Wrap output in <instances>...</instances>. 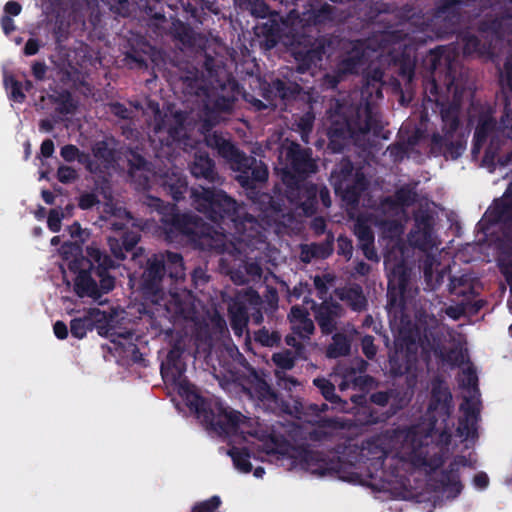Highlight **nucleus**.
I'll use <instances>...</instances> for the list:
<instances>
[{
	"mask_svg": "<svg viewBox=\"0 0 512 512\" xmlns=\"http://www.w3.org/2000/svg\"><path fill=\"white\" fill-rule=\"evenodd\" d=\"M229 314L235 334L241 336L245 332L248 323L246 308L240 302H234L229 307Z\"/></svg>",
	"mask_w": 512,
	"mask_h": 512,
	"instance_id": "obj_11",
	"label": "nucleus"
},
{
	"mask_svg": "<svg viewBox=\"0 0 512 512\" xmlns=\"http://www.w3.org/2000/svg\"><path fill=\"white\" fill-rule=\"evenodd\" d=\"M132 157H133V160L132 159H129V162L132 164L133 167H135L137 170H140L144 165H145V162L144 160L138 156V155H134L132 154Z\"/></svg>",
	"mask_w": 512,
	"mask_h": 512,
	"instance_id": "obj_45",
	"label": "nucleus"
},
{
	"mask_svg": "<svg viewBox=\"0 0 512 512\" xmlns=\"http://www.w3.org/2000/svg\"><path fill=\"white\" fill-rule=\"evenodd\" d=\"M464 372H465V373H467L468 384H469V385H474V384H475V381H476V377H475V374H474V372L472 371L471 367H470V366H467V367L464 369Z\"/></svg>",
	"mask_w": 512,
	"mask_h": 512,
	"instance_id": "obj_47",
	"label": "nucleus"
},
{
	"mask_svg": "<svg viewBox=\"0 0 512 512\" xmlns=\"http://www.w3.org/2000/svg\"><path fill=\"white\" fill-rule=\"evenodd\" d=\"M207 145L216 147L219 153L230 161L232 169L241 172L237 178L242 186H250V180L262 182L267 179L268 171L263 163L246 157L223 138L213 135L207 138Z\"/></svg>",
	"mask_w": 512,
	"mask_h": 512,
	"instance_id": "obj_2",
	"label": "nucleus"
},
{
	"mask_svg": "<svg viewBox=\"0 0 512 512\" xmlns=\"http://www.w3.org/2000/svg\"><path fill=\"white\" fill-rule=\"evenodd\" d=\"M363 251H364V254L365 256L368 258V259H373L375 258V252L372 248V244L368 246V249L365 248V247H362Z\"/></svg>",
	"mask_w": 512,
	"mask_h": 512,
	"instance_id": "obj_52",
	"label": "nucleus"
},
{
	"mask_svg": "<svg viewBox=\"0 0 512 512\" xmlns=\"http://www.w3.org/2000/svg\"><path fill=\"white\" fill-rule=\"evenodd\" d=\"M33 73L36 78L42 79L45 75V66L43 64L36 63L33 66Z\"/></svg>",
	"mask_w": 512,
	"mask_h": 512,
	"instance_id": "obj_44",
	"label": "nucleus"
},
{
	"mask_svg": "<svg viewBox=\"0 0 512 512\" xmlns=\"http://www.w3.org/2000/svg\"><path fill=\"white\" fill-rule=\"evenodd\" d=\"M60 154L65 161L72 162L74 160H78L80 163L85 164L87 169L93 172V163L89 160V156L81 153L76 146L65 145L61 148Z\"/></svg>",
	"mask_w": 512,
	"mask_h": 512,
	"instance_id": "obj_15",
	"label": "nucleus"
},
{
	"mask_svg": "<svg viewBox=\"0 0 512 512\" xmlns=\"http://www.w3.org/2000/svg\"><path fill=\"white\" fill-rule=\"evenodd\" d=\"M71 333L74 337L82 339L87 332L93 329V323L89 321L88 316L73 319L70 323Z\"/></svg>",
	"mask_w": 512,
	"mask_h": 512,
	"instance_id": "obj_18",
	"label": "nucleus"
},
{
	"mask_svg": "<svg viewBox=\"0 0 512 512\" xmlns=\"http://www.w3.org/2000/svg\"><path fill=\"white\" fill-rule=\"evenodd\" d=\"M39 45L36 40L29 39L25 45L24 52L26 55H34L38 52Z\"/></svg>",
	"mask_w": 512,
	"mask_h": 512,
	"instance_id": "obj_40",
	"label": "nucleus"
},
{
	"mask_svg": "<svg viewBox=\"0 0 512 512\" xmlns=\"http://www.w3.org/2000/svg\"><path fill=\"white\" fill-rule=\"evenodd\" d=\"M54 152V144L51 140H45L42 144H41V154L44 156V157H50L52 156Z\"/></svg>",
	"mask_w": 512,
	"mask_h": 512,
	"instance_id": "obj_39",
	"label": "nucleus"
},
{
	"mask_svg": "<svg viewBox=\"0 0 512 512\" xmlns=\"http://www.w3.org/2000/svg\"><path fill=\"white\" fill-rule=\"evenodd\" d=\"M332 277L329 275H325L323 277L316 276L314 278V284L320 293L326 292V283L331 282Z\"/></svg>",
	"mask_w": 512,
	"mask_h": 512,
	"instance_id": "obj_35",
	"label": "nucleus"
},
{
	"mask_svg": "<svg viewBox=\"0 0 512 512\" xmlns=\"http://www.w3.org/2000/svg\"><path fill=\"white\" fill-rule=\"evenodd\" d=\"M263 449H264L266 452H268V453H269V452H271V451L273 450L271 447H268V446H267V447H264Z\"/></svg>",
	"mask_w": 512,
	"mask_h": 512,
	"instance_id": "obj_64",
	"label": "nucleus"
},
{
	"mask_svg": "<svg viewBox=\"0 0 512 512\" xmlns=\"http://www.w3.org/2000/svg\"><path fill=\"white\" fill-rule=\"evenodd\" d=\"M264 474V469L263 468H256L254 470V476L257 477V478H261Z\"/></svg>",
	"mask_w": 512,
	"mask_h": 512,
	"instance_id": "obj_56",
	"label": "nucleus"
},
{
	"mask_svg": "<svg viewBox=\"0 0 512 512\" xmlns=\"http://www.w3.org/2000/svg\"><path fill=\"white\" fill-rule=\"evenodd\" d=\"M187 400L190 402L192 406L196 408L197 411H199L201 406V400L197 397V395L194 393V391H189L187 389Z\"/></svg>",
	"mask_w": 512,
	"mask_h": 512,
	"instance_id": "obj_42",
	"label": "nucleus"
},
{
	"mask_svg": "<svg viewBox=\"0 0 512 512\" xmlns=\"http://www.w3.org/2000/svg\"><path fill=\"white\" fill-rule=\"evenodd\" d=\"M279 338L280 337L277 334L270 335L269 332L266 330H261L256 335V339L266 346L274 345L279 340Z\"/></svg>",
	"mask_w": 512,
	"mask_h": 512,
	"instance_id": "obj_31",
	"label": "nucleus"
},
{
	"mask_svg": "<svg viewBox=\"0 0 512 512\" xmlns=\"http://www.w3.org/2000/svg\"><path fill=\"white\" fill-rule=\"evenodd\" d=\"M87 258L82 257L79 245L66 243L61 247V255L69 270L77 273L74 279L75 292L80 297L98 298L114 287V278L108 270L114 266L113 261L92 243L86 248Z\"/></svg>",
	"mask_w": 512,
	"mask_h": 512,
	"instance_id": "obj_1",
	"label": "nucleus"
},
{
	"mask_svg": "<svg viewBox=\"0 0 512 512\" xmlns=\"http://www.w3.org/2000/svg\"><path fill=\"white\" fill-rule=\"evenodd\" d=\"M385 264L387 269L391 270V274L389 275V284L393 287L398 285L401 288L404 280L401 277L397 278L398 270H400L401 267H396V265L392 263L390 256L386 257Z\"/></svg>",
	"mask_w": 512,
	"mask_h": 512,
	"instance_id": "obj_26",
	"label": "nucleus"
},
{
	"mask_svg": "<svg viewBox=\"0 0 512 512\" xmlns=\"http://www.w3.org/2000/svg\"><path fill=\"white\" fill-rule=\"evenodd\" d=\"M90 322L93 323V328L96 327L101 331L109 332L113 329V318L105 311H101L98 308L89 309L87 314Z\"/></svg>",
	"mask_w": 512,
	"mask_h": 512,
	"instance_id": "obj_14",
	"label": "nucleus"
},
{
	"mask_svg": "<svg viewBox=\"0 0 512 512\" xmlns=\"http://www.w3.org/2000/svg\"><path fill=\"white\" fill-rule=\"evenodd\" d=\"M291 329L301 338H308L314 331V324L306 311L293 307L289 315Z\"/></svg>",
	"mask_w": 512,
	"mask_h": 512,
	"instance_id": "obj_8",
	"label": "nucleus"
},
{
	"mask_svg": "<svg viewBox=\"0 0 512 512\" xmlns=\"http://www.w3.org/2000/svg\"><path fill=\"white\" fill-rule=\"evenodd\" d=\"M341 307L330 301H324L316 309V319L323 333H331L336 326V319L341 316Z\"/></svg>",
	"mask_w": 512,
	"mask_h": 512,
	"instance_id": "obj_7",
	"label": "nucleus"
},
{
	"mask_svg": "<svg viewBox=\"0 0 512 512\" xmlns=\"http://www.w3.org/2000/svg\"><path fill=\"white\" fill-rule=\"evenodd\" d=\"M449 9H450V7H449V6L441 7V8H440L439 13H440V14H442V15H444V14H446V12H447Z\"/></svg>",
	"mask_w": 512,
	"mask_h": 512,
	"instance_id": "obj_60",
	"label": "nucleus"
},
{
	"mask_svg": "<svg viewBox=\"0 0 512 512\" xmlns=\"http://www.w3.org/2000/svg\"><path fill=\"white\" fill-rule=\"evenodd\" d=\"M42 197L47 204H52L54 201V195L49 191H42Z\"/></svg>",
	"mask_w": 512,
	"mask_h": 512,
	"instance_id": "obj_50",
	"label": "nucleus"
},
{
	"mask_svg": "<svg viewBox=\"0 0 512 512\" xmlns=\"http://www.w3.org/2000/svg\"><path fill=\"white\" fill-rule=\"evenodd\" d=\"M447 314L450 315L453 318H457V314L455 313L453 308H448L447 309Z\"/></svg>",
	"mask_w": 512,
	"mask_h": 512,
	"instance_id": "obj_58",
	"label": "nucleus"
},
{
	"mask_svg": "<svg viewBox=\"0 0 512 512\" xmlns=\"http://www.w3.org/2000/svg\"><path fill=\"white\" fill-rule=\"evenodd\" d=\"M404 359L403 351H396L393 356L390 357L391 372L395 375L403 374L406 371H410L412 368L411 360L409 359L405 366L400 364V361Z\"/></svg>",
	"mask_w": 512,
	"mask_h": 512,
	"instance_id": "obj_22",
	"label": "nucleus"
},
{
	"mask_svg": "<svg viewBox=\"0 0 512 512\" xmlns=\"http://www.w3.org/2000/svg\"><path fill=\"white\" fill-rule=\"evenodd\" d=\"M138 240V234L134 232H129L123 236V241L121 245L119 243L120 239H118L117 237H109L108 242L112 254L117 259H124L125 252L131 250L137 244Z\"/></svg>",
	"mask_w": 512,
	"mask_h": 512,
	"instance_id": "obj_10",
	"label": "nucleus"
},
{
	"mask_svg": "<svg viewBox=\"0 0 512 512\" xmlns=\"http://www.w3.org/2000/svg\"><path fill=\"white\" fill-rule=\"evenodd\" d=\"M477 45H478V41H477V39H475V38H470V39L468 40L467 44H466L465 51H466V52H468V53H470V52H472L473 50H475V49H476Z\"/></svg>",
	"mask_w": 512,
	"mask_h": 512,
	"instance_id": "obj_48",
	"label": "nucleus"
},
{
	"mask_svg": "<svg viewBox=\"0 0 512 512\" xmlns=\"http://www.w3.org/2000/svg\"><path fill=\"white\" fill-rule=\"evenodd\" d=\"M169 134L172 136L173 139H176L178 137V131L177 129L175 130H168Z\"/></svg>",
	"mask_w": 512,
	"mask_h": 512,
	"instance_id": "obj_59",
	"label": "nucleus"
},
{
	"mask_svg": "<svg viewBox=\"0 0 512 512\" xmlns=\"http://www.w3.org/2000/svg\"><path fill=\"white\" fill-rule=\"evenodd\" d=\"M336 296L354 310H361L366 303L365 297L359 287L338 289Z\"/></svg>",
	"mask_w": 512,
	"mask_h": 512,
	"instance_id": "obj_12",
	"label": "nucleus"
},
{
	"mask_svg": "<svg viewBox=\"0 0 512 512\" xmlns=\"http://www.w3.org/2000/svg\"><path fill=\"white\" fill-rule=\"evenodd\" d=\"M1 26L5 34H9L11 31L15 29L13 20L7 15H4L2 17Z\"/></svg>",
	"mask_w": 512,
	"mask_h": 512,
	"instance_id": "obj_38",
	"label": "nucleus"
},
{
	"mask_svg": "<svg viewBox=\"0 0 512 512\" xmlns=\"http://www.w3.org/2000/svg\"><path fill=\"white\" fill-rule=\"evenodd\" d=\"M59 237L58 236H55L51 239V244L52 245H57L59 243Z\"/></svg>",
	"mask_w": 512,
	"mask_h": 512,
	"instance_id": "obj_61",
	"label": "nucleus"
},
{
	"mask_svg": "<svg viewBox=\"0 0 512 512\" xmlns=\"http://www.w3.org/2000/svg\"><path fill=\"white\" fill-rule=\"evenodd\" d=\"M372 400L375 402V403H378V404H381V405H384L385 403L388 402V397L386 394L384 393H377V394H374L372 396Z\"/></svg>",
	"mask_w": 512,
	"mask_h": 512,
	"instance_id": "obj_46",
	"label": "nucleus"
},
{
	"mask_svg": "<svg viewBox=\"0 0 512 512\" xmlns=\"http://www.w3.org/2000/svg\"><path fill=\"white\" fill-rule=\"evenodd\" d=\"M175 177V180L172 178L165 181V184L171 187L172 190H174V198H178V195L182 194L183 191L186 189V181L181 176L177 174H173Z\"/></svg>",
	"mask_w": 512,
	"mask_h": 512,
	"instance_id": "obj_28",
	"label": "nucleus"
},
{
	"mask_svg": "<svg viewBox=\"0 0 512 512\" xmlns=\"http://www.w3.org/2000/svg\"><path fill=\"white\" fill-rule=\"evenodd\" d=\"M220 505V499L216 496L197 504L192 512H214Z\"/></svg>",
	"mask_w": 512,
	"mask_h": 512,
	"instance_id": "obj_27",
	"label": "nucleus"
},
{
	"mask_svg": "<svg viewBox=\"0 0 512 512\" xmlns=\"http://www.w3.org/2000/svg\"><path fill=\"white\" fill-rule=\"evenodd\" d=\"M354 231L360 241L361 247L368 249V246L373 243V234L370 227L361 219H358L355 223Z\"/></svg>",
	"mask_w": 512,
	"mask_h": 512,
	"instance_id": "obj_20",
	"label": "nucleus"
},
{
	"mask_svg": "<svg viewBox=\"0 0 512 512\" xmlns=\"http://www.w3.org/2000/svg\"><path fill=\"white\" fill-rule=\"evenodd\" d=\"M488 481L489 480L487 475L483 473L476 475L474 478L475 485L480 489L486 488L488 485Z\"/></svg>",
	"mask_w": 512,
	"mask_h": 512,
	"instance_id": "obj_43",
	"label": "nucleus"
},
{
	"mask_svg": "<svg viewBox=\"0 0 512 512\" xmlns=\"http://www.w3.org/2000/svg\"><path fill=\"white\" fill-rule=\"evenodd\" d=\"M286 343H287V345L296 347L297 349H299V347H300L294 336H287Z\"/></svg>",
	"mask_w": 512,
	"mask_h": 512,
	"instance_id": "obj_54",
	"label": "nucleus"
},
{
	"mask_svg": "<svg viewBox=\"0 0 512 512\" xmlns=\"http://www.w3.org/2000/svg\"><path fill=\"white\" fill-rule=\"evenodd\" d=\"M62 214L58 210H51L48 216V227L53 232H58L61 228Z\"/></svg>",
	"mask_w": 512,
	"mask_h": 512,
	"instance_id": "obj_30",
	"label": "nucleus"
},
{
	"mask_svg": "<svg viewBox=\"0 0 512 512\" xmlns=\"http://www.w3.org/2000/svg\"><path fill=\"white\" fill-rule=\"evenodd\" d=\"M339 244H340V246H341L343 251H345V249L347 248V253L350 254V248L351 247H350V244L347 241H345L343 239H339Z\"/></svg>",
	"mask_w": 512,
	"mask_h": 512,
	"instance_id": "obj_55",
	"label": "nucleus"
},
{
	"mask_svg": "<svg viewBox=\"0 0 512 512\" xmlns=\"http://www.w3.org/2000/svg\"><path fill=\"white\" fill-rule=\"evenodd\" d=\"M320 196L322 198L323 204L328 207L330 206V198L327 190H321Z\"/></svg>",
	"mask_w": 512,
	"mask_h": 512,
	"instance_id": "obj_51",
	"label": "nucleus"
},
{
	"mask_svg": "<svg viewBox=\"0 0 512 512\" xmlns=\"http://www.w3.org/2000/svg\"><path fill=\"white\" fill-rule=\"evenodd\" d=\"M192 196L195 208L215 221L218 217L222 219L227 217L235 221V215H239V207L235 201L222 192L201 188L194 189Z\"/></svg>",
	"mask_w": 512,
	"mask_h": 512,
	"instance_id": "obj_3",
	"label": "nucleus"
},
{
	"mask_svg": "<svg viewBox=\"0 0 512 512\" xmlns=\"http://www.w3.org/2000/svg\"><path fill=\"white\" fill-rule=\"evenodd\" d=\"M93 154L94 157L99 161L100 163L97 166H93L94 170H98L101 166L104 168L108 167V165L111 162L112 159V152L107 147V144L104 142L97 143L93 148Z\"/></svg>",
	"mask_w": 512,
	"mask_h": 512,
	"instance_id": "obj_17",
	"label": "nucleus"
},
{
	"mask_svg": "<svg viewBox=\"0 0 512 512\" xmlns=\"http://www.w3.org/2000/svg\"><path fill=\"white\" fill-rule=\"evenodd\" d=\"M113 112L116 114V115H119L121 117H126V114H125V110L122 108V106L120 105H114L113 106Z\"/></svg>",
	"mask_w": 512,
	"mask_h": 512,
	"instance_id": "obj_53",
	"label": "nucleus"
},
{
	"mask_svg": "<svg viewBox=\"0 0 512 512\" xmlns=\"http://www.w3.org/2000/svg\"><path fill=\"white\" fill-rule=\"evenodd\" d=\"M349 350V340L341 334H336L333 337V343L329 346L327 350V355L332 358H337L339 356H344L348 354Z\"/></svg>",
	"mask_w": 512,
	"mask_h": 512,
	"instance_id": "obj_16",
	"label": "nucleus"
},
{
	"mask_svg": "<svg viewBox=\"0 0 512 512\" xmlns=\"http://www.w3.org/2000/svg\"><path fill=\"white\" fill-rule=\"evenodd\" d=\"M111 213L109 217V221L113 229L122 230L125 226L130 222V217L128 213L122 208H113L110 207Z\"/></svg>",
	"mask_w": 512,
	"mask_h": 512,
	"instance_id": "obj_19",
	"label": "nucleus"
},
{
	"mask_svg": "<svg viewBox=\"0 0 512 512\" xmlns=\"http://www.w3.org/2000/svg\"><path fill=\"white\" fill-rule=\"evenodd\" d=\"M191 172L196 177L212 179L213 164L211 159L204 153L195 154V159L191 166Z\"/></svg>",
	"mask_w": 512,
	"mask_h": 512,
	"instance_id": "obj_13",
	"label": "nucleus"
},
{
	"mask_svg": "<svg viewBox=\"0 0 512 512\" xmlns=\"http://www.w3.org/2000/svg\"><path fill=\"white\" fill-rule=\"evenodd\" d=\"M79 204H80L81 208L88 209V208L92 207L95 204V197L93 195H90V194L83 195L80 198V203Z\"/></svg>",
	"mask_w": 512,
	"mask_h": 512,
	"instance_id": "obj_41",
	"label": "nucleus"
},
{
	"mask_svg": "<svg viewBox=\"0 0 512 512\" xmlns=\"http://www.w3.org/2000/svg\"><path fill=\"white\" fill-rule=\"evenodd\" d=\"M352 166L349 161L341 163V171L332 174L335 190L349 202L357 200L358 193L364 188V178L358 173H352Z\"/></svg>",
	"mask_w": 512,
	"mask_h": 512,
	"instance_id": "obj_4",
	"label": "nucleus"
},
{
	"mask_svg": "<svg viewBox=\"0 0 512 512\" xmlns=\"http://www.w3.org/2000/svg\"><path fill=\"white\" fill-rule=\"evenodd\" d=\"M4 84L10 90V96L15 102H23L25 95L21 90V84L12 76H5Z\"/></svg>",
	"mask_w": 512,
	"mask_h": 512,
	"instance_id": "obj_23",
	"label": "nucleus"
},
{
	"mask_svg": "<svg viewBox=\"0 0 512 512\" xmlns=\"http://www.w3.org/2000/svg\"><path fill=\"white\" fill-rule=\"evenodd\" d=\"M356 67V62L353 59H349L345 66L342 68L343 72H353Z\"/></svg>",
	"mask_w": 512,
	"mask_h": 512,
	"instance_id": "obj_49",
	"label": "nucleus"
},
{
	"mask_svg": "<svg viewBox=\"0 0 512 512\" xmlns=\"http://www.w3.org/2000/svg\"><path fill=\"white\" fill-rule=\"evenodd\" d=\"M288 155L291 157V168L295 172L299 174H306L315 171V162L306 152L298 151L297 145H293L289 148Z\"/></svg>",
	"mask_w": 512,
	"mask_h": 512,
	"instance_id": "obj_9",
	"label": "nucleus"
},
{
	"mask_svg": "<svg viewBox=\"0 0 512 512\" xmlns=\"http://www.w3.org/2000/svg\"><path fill=\"white\" fill-rule=\"evenodd\" d=\"M170 271L172 277L181 278L184 275V266L182 258L176 253H167L165 256L157 257L149 260V276L154 278H161L163 275L164 267Z\"/></svg>",
	"mask_w": 512,
	"mask_h": 512,
	"instance_id": "obj_6",
	"label": "nucleus"
},
{
	"mask_svg": "<svg viewBox=\"0 0 512 512\" xmlns=\"http://www.w3.org/2000/svg\"><path fill=\"white\" fill-rule=\"evenodd\" d=\"M274 363L282 369H291L294 366V357L290 351L276 353L272 357Z\"/></svg>",
	"mask_w": 512,
	"mask_h": 512,
	"instance_id": "obj_24",
	"label": "nucleus"
},
{
	"mask_svg": "<svg viewBox=\"0 0 512 512\" xmlns=\"http://www.w3.org/2000/svg\"><path fill=\"white\" fill-rule=\"evenodd\" d=\"M229 455L231 456L235 467L243 473L250 472L252 466L248 460L249 455L244 452L240 451L236 448H233L229 451Z\"/></svg>",
	"mask_w": 512,
	"mask_h": 512,
	"instance_id": "obj_21",
	"label": "nucleus"
},
{
	"mask_svg": "<svg viewBox=\"0 0 512 512\" xmlns=\"http://www.w3.org/2000/svg\"><path fill=\"white\" fill-rule=\"evenodd\" d=\"M314 384L321 390L323 396L330 401L339 400L334 393V386L325 379H315Z\"/></svg>",
	"mask_w": 512,
	"mask_h": 512,
	"instance_id": "obj_25",
	"label": "nucleus"
},
{
	"mask_svg": "<svg viewBox=\"0 0 512 512\" xmlns=\"http://www.w3.org/2000/svg\"><path fill=\"white\" fill-rule=\"evenodd\" d=\"M58 180L62 183H69L76 179V171L69 166H60L57 171Z\"/></svg>",
	"mask_w": 512,
	"mask_h": 512,
	"instance_id": "obj_29",
	"label": "nucleus"
},
{
	"mask_svg": "<svg viewBox=\"0 0 512 512\" xmlns=\"http://www.w3.org/2000/svg\"><path fill=\"white\" fill-rule=\"evenodd\" d=\"M362 350L368 358H373L376 355L377 349L371 336H365L362 339Z\"/></svg>",
	"mask_w": 512,
	"mask_h": 512,
	"instance_id": "obj_32",
	"label": "nucleus"
},
{
	"mask_svg": "<svg viewBox=\"0 0 512 512\" xmlns=\"http://www.w3.org/2000/svg\"><path fill=\"white\" fill-rule=\"evenodd\" d=\"M54 333L59 339H65L68 335L67 326L62 321H57L54 324Z\"/></svg>",
	"mask_w": 512,
	"mask_h": 512,
	"instance_id": "obj_36",
	"label": "nucleus"
},
{
	"mask_svg": "<svg viewBox=\"0 0 512 512\" xmlns=\"http://www.w3.org/2000/svg\"><path fill=\"white\" fill-rule=\"evenodd\" d=\"M247 222L250 224V225H253L254 223V219L252 217H250L249 219H247Z\"/></svg>",
	"mask_w": 512,
	"mask_h": 512,
	"instance_id": "obj_63",
	"label": "nucleus"
},
{
	"mask_svg": "<svg viewBox=\"0 0 512 512\" xmlns=\"http://www.w3.org/2000/svg\"><path fill=\"white\" fill-rule=\"evenodd\" d=\"M492 127V123L490 121H485L481 124L480 127L477 128L475 132V138L477 145H480L486 138L487 131Z\"/></svg>",
	"mask_w": 512,
	"mask_h": 512,
	"instance_id": "obj_33",
	"label": "nucleus"
},
{
	"mask_svg": "<svg viewBox=\"0 0 512 512\" xmlns=\"http://www.w3.org/2000/svg\"><path fill=\"white\" fill-rule=\"evenodd\" d=\"M216 412L217 414L209 420V424L212 427H219L226 433L239 432L243 435L249 434L262 440V437L259 436L257 432L249 430V427L251 426L250 421L246 420V418L239 412L231 410L228 407H223L222 405L217 406Z\"/></svg>",
	"mask_w": 512,
	"mask_h": 512,
	"instance_id": "obj_5",
	"label": "nucleus"
},
{
	"mask_svg": "<svg viewBox=\"0 0 512 512\" xmlns=\"http://www.w3.org/2000/svg\"><path fill=\"white\" fill-rule=\"evenodd\" d=\"M453 354L454 352L447 356V361L454 365H460L464 363L466 355L462 350L457 351L455 356H453Z\"/></svg>",
	"mask_w": 512,
	"mask_h": 512,
	"instance_id": "obj_37",
	"label": "nucleus"
},
{
	"mask_svg": "<svg viewBox=\"0 0 512 512\" xmlns=\"http://www.w3.org/2000/svg\"><path fill=\"white\" fill-rule=\"evenodd\" d=\"M21 10H22L21 5L15 1L7 2L4 7V12H5V15H7V16H9V15L17 16L20 14Z\"/></svg>",
	"mask_w": 512,
	"mask_h": 512,
	"instance_id": "obj_34",
	"label": "nucleus"
},
{
	"mask_svg": "<svg viewBox=\"0 0 512 512\" xmlns=\"http://www.w3.org/2000/svg\"><path fill=\"white\" fill-rule=\"evenodd\" d=\"M162 128H163V127H162V125H161V124H158V123H157V124H156V126H155V129H156L157 131H161V130H162Z\"/></svg>",
	"mask_w": 512,
	"mask_h": 512,
	"instance_id": "obj_62",
	"label": "nucleus"
},
{
	"mask_svg": "<svg viewBox=\"0 0 512 512\" xmlns=\"http://www.w3.org/2000/svg\"><path fill=\"white\" fill-rule=\"evenodd\" d=\"M41 128L46 130V131H49L51 129V125L48 122H46V121H42L41 122Z\"/></svg>",
	"mask_w": 512,
	"mask_h": 512,
	"instance_id": "obj_57",
	"label": "nucleus"
}]
</instances>
